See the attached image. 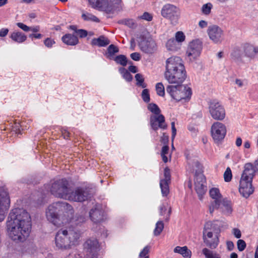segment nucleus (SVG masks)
I'll return each mask as SVG.
<instances>
[{
    "label": "nucleus",
    "instance_id": "nucleus-9",
    "mask_svg": "<svg viewBox=\"0 0 258 258\" xmlns=\"http://www.w3.org/2000/svg\"><path fill=\"white\" fill-rule=\"evenodd\" d=\"M209 111L212 117L216 120H223L226 116L224 107L216 100H213L209 104Z\"/></svg>",
    "mask_w": 258,
    "mask_h": 258
},
{
    "label": "nucleus",
    "instance_id": "nucleus-46",
    "mask_svg": "<svg viewBox=\"0 0 258 258\" xmlns=\"http://www.w3.org/2000/svg\"><path fill=\"white\" fill-rule=\"evenodd\" d=\"M150 250V247L148 246H145L143 249L141 251V252L139 254V257L140 258L142 257H145L146 256H148V253Z\"/></svg>",
    "mask_w": 258,
    "mask_h": 258
},
{
    "label": "nucleus",
    "instance_id": "nucleus-47",
    "mask_svg": "<svg viewBox=\"0 0 258 258\" xmlns=\"http://www.w3.org/2000/svg\"><path fill=\"white\" fill-rule=\"evenodd\" d=\"M55 43L54 40L50 38H46L44 41L45 45L49 48L51 47Z\"/></svg>",
    "mask_w": 258,
    "mask_h": 258
},
{
    "label": "nucleus",
    "instance_id": "nucleus-57",
    "mask_svg": "<svg viewBox=\"0 0 258 258\" xmlns=\"http://www.w3.org/2000/svg\"><path fill=\"white\" fill-rule=\"evenodd\" d=\"M42 35L41 34H31L29 35V37L33 39L35 38L36 39H40L42 38Z\"/></svg>",
    "mask_w": 258,
    "mask_h": 258
},
{
    "label": "nucleus",
    "instance_id": "nucleus-32",
    "mask_svg": "<svg viewBox=\"0 0 258 258\" xmlns=\"http://www.w3.org/2000/svg\"><path fill=\"white\" fill-rule=\"evenodd\" d=\"M202 253L206 258H220L218 254L211 251L207 248L203 249Z\"/></svg>",
    "mask_w": 258,
    "mask_h": 258
},
{
    "label": "nucleus",
    "instance_id": "nucleus-51",
    "mask_svg": "<svg viewBox=\"0 0 258 258\" xmlns=\"http://www.w3.org/2000/svg\"><path fill=\"white\" fill-rule=\"evenodd\" d=\"M152 16L151 14L147 12H145L143 15L141 16V18L148 21H150L152 20Z\"/></svg>",
    "mask_w": 258,
    "mask_h": 258
},
{
    "label": "nucleus",
    "instance_id": "nucleus-20",
    "mask_svg": "<svg viewBox=\"0 0 258 258\" xmlns=\"http://www.w3.org/2000/svg\"><path fill=\"white\" fill-rule=\"evenodd\" d=\"M62 42L68 45H76L79 43L78 37L71 34H67L61 38Z\"/></svg>",
    "mask_w": 258,
    "mask_h": 258
},
{
    "label": "nucleus",
    "instance_id": "nucleus-48",
    "mask_svg": "<svg viewBox=\"0 0 258 258\" xmlns=\"http://www.w3.org/2000/svg\"><path fill=\"white\" fill-rule=\"evenodd\" d=\"M22 125L19 123H15V125L13 126L12 130L15 132L16 134L19 135L21 134V127Z\"/></svg>",
    "mask_w": 258,
    "mask_h": 258
},
{
    "label": "nucleus",
    "instance_id": "nucleus-61",
    "mask_svg": "<svg viewBox=\"0 0 258 258\" xmlns=\"http://www.w3.org/2000/svg\"><path fill=\"white\" fill-rule=\"evenodd\" d=\"M27 251H36V247L35 245L31 244L28 247Z\"/></svg>",
    "mask_w": 258,
    "mask_h": 258
},
{
    "label": "nucleus",
    "instance_id": "nucleus-25",
    "mask_svg": "<svg viewBox=\"0 0 258 258\" xmlns=\"http://www.w3.org/2000/svg\"><path fill=\"white\" fill-rule=\"evenodd\" d=\"M231 57L234 60H238L241 59L243 56L242 46L235 47L231 54Z\"/></svg>",
    "mask_w": 258,
    "mask_h": 258
},
{
    "label": "nucleus",
    "instance_id": "nucleus-16",
    "mask_svg": "<svg viewBox=\"0 0 258 258\" xmlns=\"http://www.w3.org/2000/svg\"><path fill=\"white\" fill-rule=\"evenodd\" d=\"M150 122L151 127L155 131H157L159 128L165 130L167 127L165 117L161 114L151 115L150 118Z\"/></svg>",
    "mask_w": 258,
    "mask_h": 258
},
{
    "label": "nucleus",
    "instance_id": "nucleus-34",
    "mask_svg": "<svg viewBox=\"0 0 258 258\" xmlns=\"http://www.w3.org/2000/svg\"><path fill=\"white\" fill-rule=\"evenodd\" d=\"M164 228V224L162 221H159L156 223V227L154 231V234L156 236L160 234Z\"/></svg>",
    "mask_w": 258,
    "mask_h": 258
},
{
    "label": "nucleus",
    "instance_id": "nucleus-13",
    "mask_svg": "<svg viewBox=\"0 0 258 258\" xmlns=\"http://www.w3.org/2000/svg\"><path fill=\"white\" fill-rule=\"evenodd\" d=\"M207 33L210 39L215 44L221 43L224 39V31L216 25L210 26Z\"/></svg>",
    "mask_w": 258,
    "mask_h": 258
},
{
    "label": "nucleus",
    "instance_id": "nucleus-53",
    "mask_svg": "<svg viewBox=\"0 0 258 258\" xmlns=\"http://www.w3.org/2000/svg\"><path fill=\"white\" fill-rule=\"evenodd\" d=\"M232 233L235 236V237L237 238H240L241 236V231L239 229L237 228H234L232 231Z\"/></svg>",
    "mask_w": 258,
    "mask_h": 258
},
{
    "label": "nucleus",
    "instance_id": "nucleus-36",
    "mask_svg": "<svg viewBox=\"0 0 258 258\" xmlns=\"http://www.w3.org/2000/svg\"><path fill=\"white\" fill-rule=\"evenodd\" d=\"M156 90L157 94L160 96H164L165 95L164 87L162 83H158L156 85Z\"/></svg>",
    "mask_w": 258,
    "mask_h": 258
},
{
    "label": "nucleus",
    "instance_id": "nucleus-52",
    "mask_svg": "<svg viewBox=\"0 0 258 258\" xmlns=\"http://www.w3.org/2000/svg\"><path fill=\"white\" fill-rule=\"evenodd\" d=\"M171 130H172V136L171 138L173 141L176 135V129L175 126V122L174 121L172 122L171 123Z\"/></svg>",
    "mask_w": 258,
    "mask_h": 258
},
{
    "label": "nucleus",
    "instance_id": "nucleus-62",
    "mask_svg": "<svg viewBox=\"0 0 258 258\" xmlns=\"http://www.w3.org/2000/svg\"><path fill=\"white\" fill-rule=\"evenodd\" d=\"M235 83L239 87H242L243 85V82L241 80L237 79L235 80Z\"/></svg>",
    "mask_w": 258,
    "mask_h": 258
},
{
    "label": "nucleus",
    "instance_id": "nucleus-21",
    "mask_svg": "<svg viewBox=\"0 0 258 258\" xmlns=\"http://www.w3.org/2000/svg\"><path fill=\"white\" fill-rule=\"evenodd\" d=\"M109 40L104 36H101L98 38H94L92 41L93 45H97L100 47L105 46L109 44Z\"/></svg>",
    "mask_w": 258,
    "mask_h": 258
},
{
    "label": "nucleus",
    "instance_id": "nucleus-63",
    "mask_svg": "<svg viewBox=\"0 0 258 258\" xmlns=\"http://www.w3.org/2000/svg\"><path fill=\"white\" fill-rule=\"evenodd\" d=\"M235 144L237 147L241 146V145L242 144V139L240 137L237 138V139L236 140Z\"/></svg>",
    "mask_w": 258,
    "mask_h": 258
},
{
    "label": "nucleus",
    "instance_id": "nucleus-17",
    "mask_svg": "<svg viewBox=\"0 0 258 258\" xmlns=\"http://www.w3.org/2000/svg\"><path fill=\"white\" fill-rule=\"evenodd\" d=\"M93 8H96L107 13L113 12V7L109 5L107 0H88Z\"/></svg>",
    "mask_w": 258,
    "mask_h": 258
},
{
    "label": "nucleus",
    "instance_id": "nucleus-49",
    "mask_svg": "<svg viewBox=\"0 0 258 258\" xmlns=\"http://www.w3.org/2000/svg\"><path fill=\"white\" fill-rule=\"evenodd\" d=\"M76 34H78L80 37L84 38L88 35V32L86 30L84 29H78L76 31Z\"/></svg>",
    "mask_w": 258,
    "mask_h": 258
},
{
    "label": "nucleus",
    "instance_id": "nucleus-27",
    "mask_svg": "<svg viewBox=\"0 0 258 258\" xmlns=\"http://www.w3.org/2000/svg\"><path fill=\"white\" fill-rule=\"evenodd\" d=\"M166 47L168 50L170 51H176L179 48V44L174 40V38L169 39L166 43Z\"/></svg>",
    "mask_w": 258,
    "mask_h": 258
},
{
    "label": "nucleus",
    "instance_id": "nucleus-4",
    "mask_svg": "<svg viewBox=\"0 0 258 258\" xmlns=\"http://www.w3.org/2000/svg\"><path fill=\"white\" fill-rule=\"evenodd\" d=\"M80 237V232L71 228L60 229L55 235V246L58 249H69L72 245L77 244Z\"/></svg>",
    "mask_w": 258,
    "mask_h": 258
},
{
    "label": "nucleus",
    "instance_id": "nucleus-28",
    "mask_svg": "<svg viewBox=\"0 0 258 258\" xmlns=\"http://www.w3.org/2000/svg\"><path fill=\"white\" fill-rule=\"evenodd\" d=\"M222 204V201H213L210 202L208 206V211L211 215H213L215 210L218 209Z\"/></svg>",
    "mask_w": 258,
    "mask_h": 258
},
{
    "label": "nucleus",
    "instance_id": "nucleus-23",
    "mask_svg": "<svg viewBox=\"0 0 258 258\" xmlns=\"http://www.w3.org/2000/svg\"><path fill=\"white\" fill-rule=\"evenodd\" d=\"M10 37L14 41L19 43L24 42L27 39V36L20 32H13Z\"/></svg>",
    "mask_w": 258,
    "mask_h": 258
},
{
    "label": "nucleus",
    "instance_id": "nucleus-2",
    "mask_svg": "<svg viewBox=\"0 0 258 258\" xmlns=\"http://www.w3.org/2000/svg\"><path fill=\"white\" fill-rule=\"evenodd\" d=\"M7 228L10 238L16 242H23L29 236L31 229V218L24 209L15 208L9 214Z\"/></svg>",
    "mask_w": 258,
    "mask_h": 258
},
{
    "label": "nucleus",
    "instance_id": "nucleus-14",
    "mask_svg": "<svg viewBox=\"0 0 258 258\" xmlns=\"http://www.w3.org/2000/svg\"><path fill=\"white\" fill-rule=\"evenodd\" d=\"M139 46L143 52L148 54L153 53L156 49V44L155 41L150 36H142L139 42Z\"/></svg>",
    "mask_w": 258,
    "mask_h": 258
},
{
    "label": "nucleus",
    "instance_id": "nucleus-38",
    "mask_svg": "<svg viewBox=\"0 0 258 258\" xmlns=\"http://www.w3.org/2000/svg\"><path fill=\"white\" fill-rule=\"evenodd\" d=\"M120 71L121 74H122L123 78L128 82H130L132 81L133 77L131 74L125 69L122 68L120 70Z\"/></svg>",
    "mask_w": 258,
    "mask_h": 258
},
{
    "label": "nucleus",
    "instance_id": "nucleus-44",
    "mask_svg": "<svg viewBox=\"0 0 258 258\" xmlns=\"http://www.w3.org/2000/svg\"><path fill=\"white\" fill-rule=\"evenodd\" d=\"M111 3L109 5L112 6L113 7V12L115 10L119 11L120 10V4L121 0H110Z\"/></svg>",
    "mask_w": 258,
    "mask_h": 258
},
{
    "label": "nucleus",
    "instance_id": "nucleus-12",
    "mask_svg": "<svg viewBox=\"0 0 258 258\" xmlns=\"http://www.w3.org/2000/svg\"><path fill=\"white\" fill-rule=\"evenodd\" d=\"M203 48L202 42L199 39L194 40L190 42L186 51L187 56L190 61H194L200 56Z\"/></svg>",
    "mask_w": 258,
    "mask_h": 258
},
{
    "label": "nucleus",
    "instance_id": "nucleus-58",
    "mask_svg": "<svg viewBox=\"0 0 258 258\" xmlns=\"http://www.w3.org/2000/svg\"><path fill=\"white\" fill-rule=\"evenodd\" d=\"M169 150V147L168 146H164L162 148L161 155L167 154Z\"/></svg>",
    "mask_w": 258,
    "mask_h": 258
},
{
    "label": "nucleus",
    "instance_id": "nucleus-18",
    "mask_svg": "<svg viewBox=\"0 0 258 258\" xmlns=\"http://www.w3.org/2000/svg\"><path fill=\"white\" fill-rule=\"evenodd\" d=\"M89 216L94 223H99L103 220L104 212L99 205H95L90 210Z\"/></svg>",
    "mask_w": 258,
    "mask_h": 258
},
{
    "label": "nucleus",
    "instance_id": "nucleus-5",
    "mask_svg": "<svg viewBox=\"0 0 258 258\" xmlns=\"http://www.w3.org/2000/svg\"><path fill=\"white\" fill-rule=\"evenodd\" d=\"M48 189L51 194L55 197L68 200L71 187L69 182L65 178H62L51 181L48 186Z\"/></svg>",
    "mask_w": 258,
    "mask_h": 258
},
{
    "label": "nucleus",
    "instance_id": "nucleus-22",
    "mask_svg": "<svg viewBox=\"0 0 258 258\" xmlns=\"http://www.w3.org/2000/svg\"><path fill=\"white\" fill-rule=\"evenodd\" d=\"M173 251L175 253H180L184 258H190L191 257V251L185 246L183 247L176 246Z\"/></svg>",
    "mask_w": 258,
    "mask_h": 258
},
{
    "label": "nucleus",
    "instance_id": "nucleus-40",
    "mask_svg": "<svg viewBox=\"0 0 258 258\" xmlns=\"http://www.w3.org/2000/svg\"><path fill=\"white\" fill-rule=\"evenodd\" d=\"M232 176L231 170L229 167H227L224 173V180L226 182H229L231 180Z\"/></svg>",
    "mask_w": 258,
    "mask_h": 258
},
{
    "label": "nucleus",
    "instance_id": "nucleus-11",
    "mask_svg": "<svg viewBox=\"0 0 258 258\" xmlns=\"http://www.w3.org/2000/svg\"><path fill=\"white\" fill-rule=\"evenodd\" d=\"M211 132L212 137L215 142L223 140L226 134V127L221 122L216 121L211 126Z\"/></svg>",
    "mask_w": 258,
    "mask_h": 258
},
{
    "label": "nucleus",
    "instance_id": "nucleus-60",
    "mask_svg": "<svg viewBox=\"0 0 258 258\" xmlns=\"http://www.w3.org/2000/svg\"><path fill=\"white\" fill-rule=\"evenodd\" d=\"M227 246L229 250H232L234 247V244L232 241H227Z\"/></svg>",
    "mask_w": 258,
    "mask_h": 258
},
{
    "label": "nucleus",
    "instance_id": "nucleus-3",
    "mask_svg": "<svg viewBox=\"0 0 258 258\" xmlns=\"http://www.w3.org/2000/svg\"><path fill=\"white\" fill-rule=\"evenodd\" d=\"M74 210L71 205L65 202H58L50 205L46 211L47 220L54 225L59 227L69 222H75L76 225L85 220L83 216L73 217Z\"/></svg>",
    "mask_w": 258,
    "mask_h": 258
},
{
    "label": "nucleus",
    "instance_id": "nucleus-45",
    "mask_svg": "<svg viewBox=\"0 0 258 258\" xmlns=\"http://www.w3.org/2000/svg\"><path fill=\"white\" fill-rule=\"evenodd\" d=\"M237 248L240 251H242L246 247L245 242L242 239H239L237 242Z\"/></svg>",
    "mask_w": 258,
    "mask_h": 258
},
{
    "label": "nucleus",
    "instance_id": "nucleus-6",
    "mask_svg": "<svg viewBox=\"0 0 258 258\" xmlns=\"http://www.w3.org/2000/svg\"><path fill=\"white\" fill-rule=\"evenodd\" d=\"M195 170V188L200 200L203 199L204 195L207 190L206 179L202 173V166L199 162L196 161L194 162Z\"/></svg>",
    "mask_w": 258,
    "mask_h": 258
},
{
    "label": "nucleus",
    "instance_id": "nucleus-29",
    "mask_svg": "<svg viewBox=\"0 0 258 258\" xmlns=\"http://www.w3.org/2000/svg\"><path fill=\"white\" fill-rule=\"evenodd\" d=\"M118 48L113 44L110 45L107 48V57L109 59H112L114 54L118 52Z\"/></svg>",
    "mask_w": 258,
    "mask_h": 258
},
{
    "label": "nucleus",
    "instance_id": "nucleus-37",
    "mask_svg": "<svg viewBox=\"0 0 258 258\" xmlns=\"http://www.w3.org/2000/svg\"><path fill=\"white\" fill-rule=\"evenodd\" d=\"M115 61L122 66H125L127 64L126 57L123 55H119L117 56L115 59Z\"/></svg>",
    "mask_w": 258,
    "mask_h": 258
},
{
    "label": "nucleus",
    "instance_id": "nucleus-35",
    "mask_svg": "<svg viewBox=\"0 0 258 258\" xmlns=\"http://www.w3.org/2000/svg\"><path fill=\"white\" fill-rule=\"evenodd\" d=\"M135 79L137 81V85L142 87L143 88L146 87V85L144 83V79L141 74H137L135 75Z\"/></svg>",
    "mask_w": 258,
    "mask_h": 258
},
{
    "label": "nucleus",
    "instance_id": "nucleus-64",
    "mask_svg": "<svg viewBox=\"0 0 258 258\" xmlns=\"http://www.w3.org/2000/svg\"><path fill=\"white\" fill-rule=\"evenodd\" d=\"M128 70L130 72L133 73H135L137 72V68L136 67L134 66H131L129 67L128 68Z\"/></svg>",
    "mask_w": 258,
    "mask_h": 258
},
{
    "label": "nucleus",
    "instance_id": "nucleus-15",
    "mask_svg": "<svg viewBox=\"0 0 258 258\" xmlns=\"http://www.w3.org/2000/svg\"><path fill=\"white\" fill-rule=\"evenodd\" d=\"M10 199L7 191L0 188V222L3 221L9 208Z\"/></svg>",
    "mask_w": 258,
    "mask_h": 258
},
{
    "label": "nucleus",
    "instance_id": "nucleus-1",
    "mask_svg": "<svg viewBox=\"0 0 258 258\" xmlns=\"http://www.w3.org/2000/svg\"><path fill=\"white\" fill-rule=\"evenodd\" d=\"M164 77L171 84L168 85L166 91L177 101L189 99L191 95V89L181 85L186 78V72L182 59L179 56H172L165 61Z\"/></svg>",
    "mask_w": 258,
    "mask_h": 258
},
{
    "label": "nucleus",
    "instance_id": "nucleus-41",
    "mask_svg": "<svg viewBox=\"0 0 258 258\" xmlns=\"http://www.w3.org/2000/svg\"><path fill=\"white\" fill-rule=\"evenodd\" d=\"M175 41L177 42H182L185 40V35L182 31H178L175 33Z\"/></svg>",
    "mask_w": 258,
    "mask_h": 258
},
{
    "label": "nucleus",
    "instance_id": "nucleus-24",
    "mask_svg": "<svg viewBox=\"0 0 258 258\" xmlns=\"http://www.w3.org/2000/svg\"><path fill=\"white\" fill-rule=\"evenodd\" d=\"M209 194L210 197L214 201H222L223 199L222 198V196L221 194L219 188L216 187L212 188L209 191Z\"/></svg>",
    "mask_w": 258,
    "mask_h": 258
},
{
    "label": "nucleus",
    "instance_id": "nucleus-8",
    "mask_svg": "<svg viewBox=\"0 0 258 258\" xmlns=\"http://www.w3.org/2000/svg\"><path fill=\"white\" fill-rule=\"evenodd\" d=\"M91 197L90 188L86 187H77L74 190L71 188L68 200L70 201L83 202Z\"/></svg>",
    "mask_w": 258,
    "mask_h": 258
},
{
    "label": "nucleus",
    "instance_id": "nucleus-10",
    "mask_svg": "<svg viewBox=\"0 0 258 258\" xmlns=\"http://www.w3.org/2000/svg\"><path fill=\"white\" fill-rule=\"evenodd\" d=\"M162 16L169 19L173 24H176L179 17V12L177 8L173 5L166 4L161 10Z\"/></svg>",
    "mask_w": 258,
    "mask_h": 258
},
{
    "label": "nucleus",
    "instance_id": "nucleus-42",
    "mask_svg": "<svg viewBox=\"0 0 258 258\" xmlns=\"http://www.w3.org/2000/svg\"><path fill=\"white\" fill-rule=\"evenodd\" d=\"M142 98L144 102L148 103L150 100V94L149 90L147 89H145L142 92Z\"/></svg>",
    "mask_w": 258,
    "mask_h": 258
},
{
    "label": "nucleus",
    "instance_id": "nucleus-55",
    "mask_svg": "<svg viewBox=\"0 0 258 258\" xmlns=\"http://www.w3.org/2000/svg\"><path fill=\"white\" fill-rule=\"evenodd\" d=\"M199 27L202 28V29H203V28H205L207 27L208 26V23L207 21H204V20H201L199 22Z\"/></svg>",
    "mask_w": 258,
    "mask_h": 258
},
{
    "label": "nucleus",
    "instance_id": "nucleus-31",
    "mask_svg": "<svg viewBox=\"0 0 258 258\" xmlns=\"http://www.w3.org/2000/svg\"><path fill=\"white\" fill-rule=\"evenodd\" d=\"M82 18L84 20L87 21H93L95 22H99V20L98 18L93 14L88 12L83 13L82 15Z\"/></svg>",
    "mask_w": 258,
    "mask_h": 258
},
{
    "label": "nucleus",
    "instance_id": "nucleus-50",
    "mask_svg": "<svg viewBox=\"0 0 258 258\" xmlns=\"http://www.w3.org/2000/svg\"><path fill=\"white\" fill-rule=\"evenodd\" d=\"M17 25L18 27L25 32H28L30 31V27L22 23H17Z\"/></svg>",
    "mask_w": 258,
    "mask_h": 258
},
{
    "label": "nucleus",
    "instance_id": "nucleus-56",
    "mask_svg": "<svg viewBox=\"0 0 258 258\" xmlns=\"http://www.w3.org/2000/svg\"><path fill=\"white\" fill-rule=\"evenodd\" d=\"M9 32V30L7 28H3L0 30V36L5 37L6 36Z\"/></svg>",
    "mask_w": 258,
    "mask_h": 258
},
{
    "label": "nucleus",
    "instance_id": "nucleus-33",
    "mask_svg": "<svg viewBox=\"0 0 258 258\" xmlns=\"http://www.w3.org/2000/svg\"><path fill=\"white\" fill-rule=\"evenodd\" d=\"M148 109L154 113V115H159L161 113L159 107L155 103H150L148 105Z\"/></svg>",
    "mask_w": 258,
    "mask_h": 258
},
{
    "label": "nucleus",
    "instance_id": "nucleus-19",
    "mask_svg": "<svg viewBox=\"0 0 258 258\" xmlns=\"http://www.w3.org/2000/svg\"><path fill=\"white\" fill-rule=\"evenodd\" d=\"M242 46L243 56L252 59L254 57L255 53V47L249 43L243 44Z\"/></svg>",
    "mask_w": 258,
    "mask_h": 258
},
{
    "label": "nucleus",
    "instance_id": "nucleus-54",
    "mask_svg": "<svg viewBox=\"0 0 258 258\" xmlns=\"http://www.w3.org/2000/svg\"><path fill=\"white\" fill-rule=\"evenodd\" d=\"M131 57L135 61H139L140 59V55L138 52H134L131 54Z\"/></svg>",
    "mask_w": 258,
    "mask_h": 258
},
{
    "label": "nucleus",
    "instance_id": "nucleus-43",
    "mask_svg": "<svg viewBox=\"0 0 258 258\" xmlns=\"http://www.w3.org/2000/svg\"><path fill=\"white\" fill-rule=\"evenodd\" d=\"M164 178L161 179L160 181H165L167 182H170V169L168 167L164 169Z\"/></svg>",
    "mask_w": 258,
    "mask_h": 258
},
{
    "label": "nucleus",
    "instance_id": "nucleus-39",
    "mask_svg": "<svg viewBox=\"0 0 258 258\" xmlns=\"http://www.w3.org/2000/svg\"><path fill=\"white\" fill-rule=\"evenodd\" d=\"M212 5L211 3L204 4L202 8V12L205 15H208L210 13Z\"/></svg>",
    "mask_w": 258,
    "mask_h": 258
},
{
    "label": "nucleus",
    "instance_id": "nucleus-7",
    "mask_svg": "<svg viewBox=\"0 0 258 258\" xmlns=\"http://www.w3.org/2000/svg\"><path fill=\"white\" fill-rule=\"evenodd\" d=\"M214 227L211 221L206 222L203 231V240L207 246L212 249L215 248L219 243V238L216 234H214Z\"/></svg>",
    "mask_w": 258,
    "mask_h": 258
},
{
    "label": "nucleus",
    "instance_id": "nucleus-26",
    "mask_svg": "<svg viewBox=\"0 0 258 258\" xmlns=\"http://www.w3.org/2000/svg\"><path fill=\"white\" fill-rule=\"evenodd\" d=\"M221 204L224 208L223 210L224 213L227 215H230L232 212L231 202L226 199H224L222 200Z\"/></svg>",
    "mask_w": 258,
    "mask_h": 258
},
{
    "label": "nucleus",
    "instance_id": "nucleus-30",
    "mask_svg": "<svg viewBox=\"0 0 258 258\" xmlns=\"http://www.w3.org/2000/svg\"><path fill=\"white\" fill-rule=\"evenodd\" d=\"M170 182H167L165 181H160V186L161 190L162 195L164 197H166L169 192V184Z\"/></svg>",
    "mask_w": 258,
    "mask_h": 258
},
{
    "label": "nucleus",
    "instance_id": "nucleus-59",
    "mask_svg": "<svg viewBox=\"0 0 258 258\" xmlns=\"http://www.w3.org/2000/svg\"><path fill=\"white\" fill-rule=\"evenodd\" d=\"M62 135L63 136L64 139H68L70 137V133L67 130H64L62 131Z\"/></svg>",
    "mask_w": 258,
    "mask_h": 258
}]
</instances>
